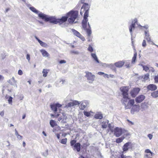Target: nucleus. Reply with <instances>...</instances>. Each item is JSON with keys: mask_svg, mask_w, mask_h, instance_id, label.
<instances>
[{"mask_svg": "<svg viewBox=\"0 0 158 158\" xmlns=\"http://www.w3.org/2000/svg\"><path fill=\"white\" fill-rule=\"evenodd\" d=\"M90 5L89 4L86 3H84L81 7V10L80 11L81 15H83V12L81 11L82 9H83L84 11H85L84 18L83 20L84 26L86 25V22H87L88 21L87 18L89 15V10L90 9Z\"/></svg>", "mask_w": 158, "mask_h": 158, "instance_id": "obj_1", "label": "nucleus"}, {"mask_svg": "<svg viewBox=\"0 0 158 158\" xmlns=\"http://www.w3.org/2000/svg\"><path fill=\"white\" fill-rule=\"evenodd\" d=\"M78 13L77 11L71 10L67 13L66 14V15L68 16L69 23L72 24L78 17Z\"/></svg>", "mask_w": 158, "mask_h": 158, "instance_id": "obj_2", "label": "nucleus"}, {"mask_svg": "<svg viewBox=\"0 0 158 158\" xmlns=\"http://www.w3.org/2000/svg\"><path fill=\"white\" fill-rule=\"evenodd\" d=\"M38 16L45 22H49L50 23L54 24H57V19L53 17H48L47 15L42 13L39 14Z\"/></svg>", "mask_w": 158, "mask_h": 158, "instance_id": "obj_3", "label": "nucleus"}, {"mask_svg": "<svg viewBox=\"0 0 158 158\" xmlns=\"http://www.w3.org/2000/svg\"><path fill=\"white\" fill-rule=\"evenodd\" d=\"M119 89L124 99H130L129 98V88L128 86H122Z\"/></svg>", "mask_w": 158, "mask_h": 158, "instance_id": "obj_4", "label": "nucleus"}, {"mask_svg": "<svg viewBox=\"0 0 158 158\" xmlns=\"http://www.w3.org/2000/svg\"><path fill=\"white\" fill-rule=\"evenodd\" d=\"M126 109H130L135 103L134 99H124L123 101Z\"/></svg>", "mask_w": 158, "mask_h": 158, "instance_id": "obj_5", "label": "nucleus"}, {"mask_svg": "<svg viewBox=\"0 0 158 158\" xmlns=\"http://www.w3.org/2000/svg\"><path fill=\"white\" fill-rule=\"evenodd\" d=\"M136 104L132 106L131 110V113L134 114L135 112H138L139 110V106L137 104L141 102L143 99H135Z\"/></svg>", "mask_w": 158, "mask_h": 158, "instance_id": "obj_6", "label": "nucleus"}, {"mask_svg": "<svg viewBox=\"0 0 158 158\" xmlns=\"http://www.w3.org/2000/svg\"><path fill=\"white\" fill-rule=\"evenodd\" d=\"M114 135L116 137L120 136L122 134H125L126 131L121 128L116 127L114 130Z\"/></svg>", "mask_w": 158, "mask_h": 158, "instance_id": "obj_7", "label": "nucleus"}, {"mask_svg": "<svg viewBox=\"0 0 158 158\" xmlns=\"http://www.w3.org/2000/svg\"><path fill=\"white\" fill-rule=\"evenodd\" d=\"M140 89L139 87H135L131 90L130 94L132 98H135L139 94Z\"/></svg>", "mask_w": 158, "mask_h": 158, "instance_id": "obj_8", "label": "nucleus"}, {"mask_svg": "<svg viewBox=\"0 0 158 158\" xmlns=\"http://www.w3.org/2000/svg\"><path fill=\"white\" fill-rule=\"evenodd\" d=\"M133 144L130 142L124 144L123 147V153H125L128 149H132L133 147Z\"/></svg>", "mask_w": 158, "mask_h": 158, "instance_id": "obj_9", "label": "nucleus"}, {"mask_svg": "<svg viewBox=\"0 0 158 158\" xmlns=\"http://www.w3.org/2000/svg\"><path fill=\"white\" fill-rule=\"evenodd\" d=\"M87 22H86V25L84 26V24L83 23V20L82 22V26L84 29L86 31L87 33V34L88 36H90L91 34V30L90 27L89 23H88V27L87 28Z\"/></svg>", "mask_w": 158, "mask_h": 158, "instance_id": "obj_10", "label": "nucleus"}, {"mask_svg": "<svg viewBox=\"0 0 158 158\" xmlns=\"http://www.w3.org/2000/svg\"><path fill=\"white\" fill-rule=\"evenodd\" d=\"M85 73H86L85 77L88 81H93L94 80L95 78V76L94 75H93L91 72L88 71L85 72Z\"/></svg>", "mask_w": 158, "mask_h": 158, "instance_id": "obj_11", "label": "nucleus"}, {"mask_svg": "<svg viewBox=\"0 0 158 158\" xmlns=\"http://www.w3.org/2000/svg\"><path fill=\"white\" fill-rule=\"evenodd\" d=\"M61 105L59 103H54L50 105L52 110L54 112L56 113L57 111V108H59L61 106Z\"/></svg>", "mask_w": 158, "mask_h": 158, "instance_id": "obj_12", "label": "nucleus"}, {"mask_svg": "<svg viewBox=\"0 0 158 158\" xmlns=\"http://www.w3.org/2000/svg\"><path fill=\"white\" fill-rule=\"evenodd\" d=\"M72 30L75 35L80 38L83 41L85 40L84 37L78 31L74 29H72Z\"/></svg>", "mask_w": 158, "mask_h": 158, "instance_id": "obj_13", "label": "nucleus"}, {"mask_svg": "<svg viewBox=\"0 0 158 158\" xmlns=\"http://www.w3.org/2000/svg\"><path fill=\"white\" fill-rule=\"evenodd\" d=\"M68 20V16H62L60 19H57V24L60 25L65 23Z\"/></svg>", "mask_w": 158, "mask_h": 158, "instance_id": "obj_14", "label": "nucleus"}, {"mask_svg": "<svg viewBox=\"0 0 158 158\" xmlns=\"http://www.w3.org/2000/svg\"><path fill=\"white\" fill-rule=\"evenodd\" d=\"M80 102H79L75 100L73 101V102L69 103L67 105H66V107L68 108L71 106H76L77 105H79L80 104Z\"/></svg>", "mask_w": 158, "mask_h": 158, "instance_id": "obj_15", "label": "nucleus"}, {"mask_svg": "<svg viewBox=\"0 0 158 158\" xmlns=\"http://www.w3.org/2000/svg\"><path fill=\"white\" fill-rule=\"evenodd\" d=\"M145 152L147 153H149V154H146L144 158H152L151 157L154 155V154L151 152L149 149L146 150Z\"/></svg>", "mask_w": 158, "mask_h": 158, "instance_id": "obj_16", "label": "nucleus"}, {"mask_svg": "<svg viewBox=\"0 0 158 158\" xmlns=\"http://www.w3.org/2000/svg\"><path fill=\"white\" fill-rule=\"evenodd\" d=\"M157 86L153 84H150L148 85L147 86L148 89L151 91L155 90L157 89Z\"/></svg>", "mask_w": 158, "mask_h": 158, "instance_id": "obj_17", "label": "nucleus"}, {"mask_svg": "<svg viewBox=\"0 0 158 158\" xmlns=\"http://www.w3.org/2000/svg\"><path fill=\"white\" fill-rule=\"evenodd\" d=\"M125 62L124 61H119L114 63L115 66L118 68L122 67L124 65Z\"/></svg>", "mask_w": 158, "mask_h": 158, "instance_id": "obj_18", "label": "nucleus"}, {"mask_svg": "<svg viewBox=\"0 0 158 158\" xmlns=\"http://www.w3.org/2000/svg\"><path fill=\"white\" fill-rule=\"evenodd\" d=\"M137 22L136 19L134 20V22H133L131 25L129 27V31L131 34L132 33V29H134L135 27V23Z\"/></svg>", "mask_w": 158, "mask_h": 158, "instance_id": "obj_19", "label": "nucleus"}, {"mask_svg": "<svg viewBox=\"0 0 158 158\" xmlns=\"http://www.w3.org/2000/svg\"><path fill=\"white\" fill-rule=\"evenodd\" d=\"M134 56L132 57L131 60V62L132 64H134L136 60L137 54L136 50L135 48H134Z\"/></svg>", "mask_w": 158, "mask_h": 158, "instance_id": "obj_20", "label": "nucleus"}, {"mask_svg": "<svg viewBox=\"0 0 158 158\" xmlns=\"http://www.w3.org/2000/svg\"><path fill=\"white\" fill-rule=\"evenodd\" d=\"M145 38L148 42H152L149 33L146 31H145Z\"/></svg>", "mask_w": 158, "mask_h": 158, "instance_id": "obj_21", "label": "nucleus"}, {"mask_svg": "<svg viewBox=\"0 0 158 158\" xmlns=\"http://www.w3.org/2000/svg\"><path fill=\"white\" fill-rule=\"evenodd\" d=\"M109 121L107 120H105L102 122V127L103 128H106L108 125Z\"/></svg>", "mask_w": 158, "mask_h": 158, "instance_id": "obj_22", "label": "nucleus"}, {"mask_svg": "<svg viewBox=\"0 0 158 158\" xmlns=\"http://www.w3.org/2000/svg\"><path fill=\"white\" fill-rule=\"evenodd\" d=\"M42 56L44 57H48L49 56V53L45 50L42 49L40 51Z\"/></svg>", "mask_w": 158, "mask_h": 158, "instance_id": "obj_23", "label": "nucleus"}, {"mask_svg": "<svg viewBox=\"0 0 158 158\" xmlns=\"http://www.w3.org/2000/svg\"><path fill=\"white\" fill-rule=\"evenodd\" d=\"M89 105V103L86 101L81 103V109L84 110Z\"/></svg>", "mask_w": 158, "mask_h": 158, "instance_id": "obj_24", "label": "nucleus"}, {"mask_svg": "<svg viewBox=\"0 0 158 158\" xmlns=\"http://www.w3.org/2000/svg\"><path fill=\"white\" fill-rule=\"evenodd\" d=\"M94 118L96 119H101L103 118L102 114L100 112H98L94 115Z\"/></svg>", "mask_w": 158, "mask_h": 158, "instance_id": "obj_25", "label": "nucleus"}, {"mask_svg": "<svg viewBox=\"0 0 158 158\" xmlns=\"http://www.w3.org/2000/svg\"><path fill=\"white\" fill-rule=\"evenodd\" d=\"M148 104L147 102L142 103L141 105V107L142 109L144 110L147 109L148 108Z\"/></svg>", "mask_w": 158, "mask_h": 158, "instance_id": "obj_26", "label": "nucleus"}, {"mask_svg": "<svg viewBox=\"0 0 158 158\" xmlns=\"http://www.w3.org/2000/svg\"><path fill=\"white\" fill-rule=\"evenodd\" d=\"M8 82L11 85H13L16 83V81H15L14 77H13L10 79L8 80Z\"/></svg>", "mask_w": 158, "mask_h": 158, "instance_id": "obj_27", "label": "nucleus"}, {"mask_svg": "<svg viewBox=\"0 0 158 158\" xmlns=\"http://www.w3.org/2000/svg\"><path fill=\"white\" fill-rule=\"evenodd\" d=\"M74 147L76 149L77 151L78 152L80 150V144L79 143H77L75 144Z\"/></svg>", "mask_w": 158, "mask_h": 158, "instance_id": "obj_28", "label": "nucleus"}, {"mask_svg": "<svg viewBox=\"0 0 158 158\" xmlns=\"http://www.w3.org/2000/svg\"><path fill=\"white\" fill-rule=\"evenodd\" d=\"M35 38L39 42L40 45L41 46L44 47H45L47 46V44L43 42V41L40 40L37 37H35Z\"/></svg>", "mask_w": 158, "mask_h": 158, "instance_id": "obj_29", "label": "nucleus"}, {"mask_svg": "<svg viewBox=\"0 0 158 158\" xmlns=\"http://www.w3.org/2000/svg\"><path fill=\"white\" fill-rule=\"evenodd\" d=\"M151 95L153 98H156L158 97V91L153 92L151 93Z\"/></svg>", "mask_w": 158, "mask_h": 158, "instance_id": "obj_30", "label": "nucleus"}, {"mask_svg": "<svg viewBox=\"0 0 158 158\" xmlns=\"http://www.w3.org/2000/svg\"><path fill=\"white\" fill-rule=\"evenodd\" d=\"M49 70H47L45 69H44L43 70L42 73H43V76L44 77H45L47 76L48 73V71H49Z\"/></svg>", "mask_w": 158, "mask_h": 158, "instance_id": "obj_31", "label": "nucleus"}, {"mask_svg": "<svg viewBox=\"0 0 158 158\" xmlns=\"http://www.w3.org/2000/svg\"><path fill=\"white\" fill-rule=\"evenodd\" d=\"M50 124L51 126L53 127L56 125V123L55 121L53 120H51L50 122Z\"/></svg>", "mask_w": 158, "mask_h": 158, "instance_id": "obj_32", "label": "nucleus"}, {"mask_svg": "<svg viewBox=\"0 0 158 158\" xmlns=\"http://www.w3.org/2000/svg\"><path fill=\"white\" fill-rule=\"evenodd\" d=\"M125 138V137L123 136H122L120 138L117 139L116 140V142L117 143H121L123 139Z\"/></svg>", "mask_w": 158, "mask_h": 158, "instance_id": "obj_33", "label": "nucleus"}, {"mask_svg": "<svg viewBox=\"0 0 158 158\" xmlns=\"http://www.w3.org/2000/svg\"><path fill=\"white\" fill-rule=\"evenodd\" d=\"M91 56L96 61H97L98 63H99V61L95 54L92 53Z\"/></svg>", "mask_w": 158, "mask_h": 158, "instance_id": "obj_34", "label": "nucleus"}, {"mask_svg": "<svg viewBox=\"0 0 158 158\" xmlns=\"http://www.w3.org/2000/svg\"><path fill=\"white\" fill-rule=\"evenodd\" d=\"M30 9L33 12L38 14V11L34 7L32 6L30 7Z\"/></svg>", "mask_w": 158, "mask_h": 158, "instance_id": "obj_35", "label": "nucleus"}, {"mask_svg": "<svg viewBox=\"0 0 158 158\" xmlns=\"http://www.w3.org/2000/svg\"><path fill=\"white\" fill-rule=\"evenodd\" d=\"M67 141V139L65 138L61 140L60 143L62 144H66Z\"/></svg>", "mask_w": 158, "mask_h": 158, "instance_id": "obj_36", "label": "nucleus"}, {"mask_svg": "<svg viewBox=\"0 0 158 158\" xmlns=\"http://www.w3.org/2000/svg\"><path fill=\"white\" fill-rule=\"evenodd\" d=\"M83 113L84 115L87 117H89L90 115V112L84 111L83 112Z\"/></svg>", "mask_w": 158, "mask_h": 158, "instance_id": "obj_37", "label": "nucleus"}, {"mask_svg": "<svg viewBox=\"0 0 158 158\" xmlns=\"http://www.w3.org/2000/svg\"><path fill=\"white\" fill-rule=\"evenodd\" d=\"M143 70L146 72H147L149 69V68L146 66L143 65Z\"/></svg>", "mask_w": 158, "mask_h": 158, "instance_id": "obj_38", "label": "nucleus"}, {"mask_svg": "<svg viewBox=\"0 0 158 158\" xmlns=\"http://www.w3.org/2000/svg\"><path fill=\"white\" fill-rule=\"evenodd\" d=\"M121 158H132V157L130 156H125L123 154H122L121 155Z\"/></svg>", "mask_w": 158, "mask_h": 158, "instance_id": "obj_39", "label": "nucleus"}, {"mask_svg": "<svg viewBox=\"0 0 158 158\" xmlns=\"http://www.w3.org/2000/svg\"><path fill=\"white\" fill-rule=\"evenodd\" d=\"M154 80L155 83H158V75L155 76Z\"/></svg>", "mask_w": 158, "mask_h": 158, "instance_id": "obj_40", "label": "nucleus"}, {"mask_svg": "<svg viewBox=\"0 0 158 158\" xmlns=\"http://www.w3.org/2000/svg\"><path fill=\"white\" fill-rule=\"evenodd\" d=\"M145 97L143 95H141L137 97L136 99H145Z\"/></svg>", "mask_w": 158, "mask_h": 158, "instance_id": "obj_41", "label": "nucleus"}, {"mask_svg": "<svg viewBox=\"0 0 158 158\" xmlns=\"http://www.w3.org/2000/svg\"><path fill=\"white\" fill-rule=\"evenodd\" d=\"M88 50L91 52H92L93 51V49L92 47L90 45L89 46L88 48Z\"/></svg>", "mask_w": 158, "mask_h": 158, "instance_id": "obj_42", "label": "nucleus"}, {"mask_svg": "<svg viewBox=\"0 0 158 158\" xmlns=\"http://www.w3.org/2000/svg\"><path fill=\"white\" fill-rule=\"evenodd\" d=\"M125 66L127 68H129L131 66V65L130 63L129 62H126Z\"/></svg>", "mask_w": 158, "mask_h": 158, "instance_id": "obj_43", "label": "nucleus"}, {"mask_svg": "<svg viewBox=\"0 0 158 158\" xmlns=\"http://www.w3.org/2000/svg\"><path fill=\"white\" fill-rule=\"evenodd\" d=\"M76 141L75 140H73L70 142V144L71 146H72L73 145H74V144H75L76 143Z\"/></svg>", "mask_w": 158, "mask_h": 158, "instance_id": "obj_44", "label": "nucleus"}, {"mask_svg": "<svg viewBox=\"0 0 158 158\" xmlns=\"http://www.w3.org/2000/svg\"><path fill=\"white\" fill-rule=\"evenodd\" d=\"M48 155V150H46L45 152H44L43 153V155L45 157L47 156Z\"/></svg>", "mask_w": 158, "mask_h": 158, "instance_id": "obj_45", "label": "nucleus"}, {"mask_svg": "<svg viewBox=\"0 0 158 158\" xmlns=\"http://www.w3.org/2000/svg\"><path fill=\"white\" fill-rule=\"evenodd\" d=\"M15 152L12 151L11 153V157H15Z\"/></svg>", "mask_w": 158, "mask_h": 158, "instance_id": "obj_46", "label": "nucleus"}, {"mask_svg": "<svg viewBox=\"0 0 158 158\" xmlns=\"http://www.w3.org/2000/svg\"><path fill=\"white\" fill-rule=\"evenodd\" d=\"M142 46L143 47H146V41L145 40H143V42H142Z\"/></svg>", "mask_w": 158, "mask_h": 158, "instance_id": "obj_47", "label": "nucleus"}, {"mask_svg": "<svg viewBox=\"0 0 158 158\" xmlns=\"http://www.w3.org/2000/svg\"><path fill=\"white\" fill-rule=\"evenodd\" d=\"M148 137L150 139H151L153 137V135L151 134H149L148 135Z\"/></svg>", "mask_w": 158, "mask_h": 158, "instance_id": "obj_48", "label": "nucleus"}, {"mask_svg": "<svg viewBox=\"0 0 158 158\" xmlns=\"http://www.w3.org/2000/svg\"><path fill=\"white\" fill-rule=\"evenodd\" d=\"M18 74L20 75H21L23 74V73L22 71L21 70H19L18 71Z\"/></svg>", "mask_w": 158, "mask_h": 158, "instance_id": "obj_49", "label": "nucleus"}, {"mask_svg": "<svg viewBox=\"0 0 158 158\" xmlns=\"http://www.w3.org/2000/svg\"><path fill=\"white\" fill-rule=\"evenodd\" d=\"M16 137L18 139H21L23 138L22 136L19 134Z\"/></svg>", "mask_w": 158, "mask_h": 158, "instance_id": "obj_50", "label": "nucleus"}, {"mask_svg": "<svg viewBox=\"0 0 158 158\" xmlns=\"http://www.w3.org/2000/svg\"><path fill=\"white\" fill-rule=\"evenodd\" d=\"M27 59L29 61H30V55L28 54H27L26 56Z\"/></svg>", "mask_w": 158, "mask_h": 158, "instance_id": "obj_51", "label": "nucleus"}, {"mask_svg": "<svg viewBox=\"0 0 158 158\" xmlns=\"http://www.w3.org/2000/svg\"><path fill=\"white\" fill-rule=\"evenodd\" d=\"M66 62V61L65 60H61L60 61L59 63L60 64L65 63Z\"/></svg>", "mask_w": 158, "mask_h": 158, "instance_id": "obj_52", "label": "nucleus"}, {"mask_svg": "<svg viewBox=\"0 0 158 158\" xmlns=\"http://www.w3.org/2000/svg\"><path fill=\"white\" fill-rule=\"evenodd\" d=\"M0 115H1L2 116H3L4 115V111H2L1 112H0Z\"/></svg>", "mask_w": 158, "mask_h": 158, "instance_id": "obj_53", "label": "nucleus"}, {"mask_svg": "<svg viewBox=\"0 0 158 158\" xmlns=\"http://www.w3.org/2000/svg\"><path fill=\"white\" fill-rule=\"evenodd\" d=\"M98 74L100 75H102L103 74L104 75L105 73L103 72H99L98 73Z\"/></svg>", "mask_w": 158, "mask_h": 158, "instance_id": "obj_54", "label": "nucleus"}, {"mask_svg": "<svg viewBox=\"0 0 158 158\" xmlns=\"http://www.w3.org/2000/svg\"><path fill=\"white\" fill-rule=\"evenodd\" d=\"M62 115L64 116V119H66L67 118V116L66 115V114L64 113H62Z\"/></svg>", "mask_w": 158, "mask_h": 158, "instance_id": "obj_55", "label": "nucleus"}, {"mask_svg": "<svg viewBox=\"0 0 158 158\" xmlns=\"http://www.w3.org/2000/svg\"><path fill=\"white\" fill-rule=\"evenodd\" d=\"M8 101L10 104H12V99H8Z\"/></svg>", "mask_w": 158, "mask_h": 158, "instance_id": "obj_56", "label": "nucleus"}, {"mask_svg": "<svg viewBox=\"0 0 158 158\" xmlns=\"http://www.w3.org/2000/svg\"><path fill=\"white\" fill-rule=\"evenodd\" d=\"M15 135L16 136L19 135L18 133V132H17V130H16V129H15Z\"/></svg>", "mask_w": 158, "mask_h": 158, "instance_id": "obj_57", "label": "nucleus"}, {"mask_svg": "<svg viewBox=\"0 0 158 158\" xmlns=\"http://www.w3.org/2000/svg\"><path fill=\"white\" fill-rule=\"evenodd\" d=\"M85 0H80L81 3L82 4H84V3H85Z\"/></svg>", "mask_w": 158, "mask_h": 158, "instance_id": "obj_58", "label": "nucleus"}, {"mask_svg": "<svg viewBox=\"0 0 158 158\" xmlns=\"http://www.w3.org/2000/svg\"><path fill=\"white\" fill-rule=\"evenodd\" d=\"M127 121L128 122H129V123H130V124H131V125H133L134 123H133L131 121H130L128 119H127Z\"/></svg>", "mask_w": 158, "mask_h": 158, "instance_id": "obj_59", "label": "nucleus"}, {"mask_svg": "<svg viewBox=\"0 0 158 158\" xmlns=\"http://www.w3.org/2000/svg\"><path fill=\"white\" fill-rule=\"evenodd\" d=\"M71 53H73L75 54H78V52L77 51H72L71 52Z\"/></svg>", "mask_w": 158, "mask_h": 158, "instance_id": "obj_60", "label": "nucleus"}, {"mask_svg": "<svg viewBox=\"0 0 158 158\" xmlns=\"http://www.w3.org/2000/svg\"><path fill=\"white\" fill-rule=\"evenodd\" d=\"M4 77L1 75L0 74V80H3Z\"/></svg>", "mask_w": 158, "mask_h": 158, "instance_id": "obj_61", "label": "nucleus"}, {"mask_svg": "<svg viewBox=\"0 0 158 158\" xmlns=\"http://www.w3.org/2000/svg\"><path fill=\"white\" fill-rule=\"evenodd\" d=\"M10 10L9 8H6L5 10V13L7 12Z\"/></svg>", "mask_w": 158, "mask_h": 158, "instance_id": "obj_62", "label": "nucleus"}, {"mask_svg": "<svg viewBox=\"0 0 158 158\" xmlns=\"http://www.w3.org/2000/svg\"><path fill=\"white\" fill-rule=\"evenodd\" d=\"M56 136H57V138L58 139H59L60 138V135L59 134H57Z\"/></svg>", "mask_w": 158, "mask_h": 158, "instance_id": "obj_63", "label": "nucleus"}, {"mask_svg": "<svg viewBox=\"0 0 158 158\" xmlns=\"http://www.w3.org/2000/svg\"><path fill=\"white\" fill-rule=\"evenodd\" d=\"M42 133L45 136H47V135L46 134V133L44 131H43V132H42Z\"/></svg>", "mask_w": 158, "mask_h": 158, "instance_id": "obj_64", "label": "nucleus"}]
</instances>
